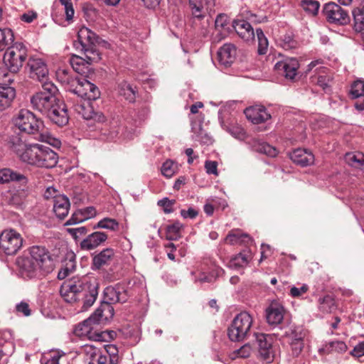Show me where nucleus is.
<instances>
[{"mask_svg":"<svg viewBox=\"0 0 364 364\" xmlns=\"http://www.w3.org/2000/svg\"><path fill=\"white\" fill-rule=\"evenodd\" d=\"M250 237L247 234L242 233L240 230L230 232L225 237V242L230 245L240 242H247L250 240Z\"/></svg>","mask_w":364,"mask_h":364,"instance_id":"36","label":"nucleus"},{"mask_svg":"<svg viewBox=\"0 0 364 364\" xmlns=\"http://www.w3.org/2000/svg\"><path fill=\"white\" fill-rule=\"evenodd\" d=\"M11 181L24 184L27 183V178L23 174L14 171L11 168L0 169V183H6Z\"/></svg>","mask_w":364,"mask_h":364,"instance_id":"28","label":"nucleus"},{"mask_svg":"<svg viewBox=\"0 0 364 364\" xmlns=\"http://www.w3.org/2000/svg\"><path fill=\"white\" fill-rule=\"evenodd\" d=\"M36 18L37 14L33 11L24 13L21 16V20L26 23H31Z\"/></svg>","mask_w":364,"mask_h":364,"instance_id":"63","label":"nucleus"},{"mask_svg":"<svg viewBox=\"0 0 364 364\" xmlns=\"http://www.w3.org/2000/svg\"><path fill=\"white\" fill-rule=\"evenodd\" d=\"M28 67L30 70V77L33 80H38L41 85L48 80V70L46 63L39 58H31L28 62Z\"/></svg>","mask_w":364,"mask_h":364,"instance_id":"15","label":"nucleus"},{"mask_svg":"<svg viewBox=\"0 0 364 364\" xmlns=\"http://www.w3.org/2000/svg\"><path fill=\"white\" fill-rule=\"evenodd\" d=\"M107 240V235L104 232L97 231L87 236L80 242V248L83 250H92Z\"/></svg>","mask_w":364,"mask_h":364,"instance_id":"20","label":"nucleus"},{"mask_svg":"<svg viewBox=\"0 0 364 364\" xmlns=\"http://www.w3.org/2000/svg\"><path fill=\"white\" fill-rule=\"evenodd\" d=\"M198 215V211L192 207H190L187 210L183 209L181 210V215L185 219H194Z\"/></svg>","mask_w":364,"mask_h":364,"instance_id":"59","label":"nucleus"},{"mask_svg":"<svg viewBox=\"0 0 364 364\" xmlns=\"http://www.w3.org/2000/svg\"><path fill=\"white\" fill-rule=\"evenodd\" d=\"M274 67L275 69L283 74L286 78L292 80L296 75L299 64L296 58H291L277 62Z\"/></svg>","mask_w":364,"mask_h":364,"instance_id":"19","label":"nucleus"},{"mask_svg":"<svg viewBox=\"0 0 364 364\" xmlns=\"http://www.w3.org/2000/svg\"><path fill=\"white\" fill-rule=\"evenodd\" d=\"M57 87L52 82H44L42 89L31 97L33 109L48 117L58 126L68 122L66 105L56 97Z\"/></svg>","mask_w":364,"mask_h":364,"instance_id":"2","label":"nucleus"},{"mask_svg":"<svg viewBox=\"0 0 364 364\" xmlns=\"http://www.w3.org/2000/svg\"><path fill=\"white\" fill-rule=\"evenodd\" d=\"M219 63L225 67H229L236 58V48L233 44L223 45L218 52Z\"/></svg>","mask_w":364,"mask_h":364,"instance_id":"23","label":"nucleus"},{"mask_svg":"<svg viewBox=\"0 0 364 364\" xmlns=\"http://www.w3.org/2000/svg\"><path fill=\"white\" fill-rule=\"evenodd\" d=\"M114 257V250L112 248H105L98 254L92 257V269L93 270L100 269L105 266L111 264Z\"/></svg>","mask_w":364,"mask_h":364,"instance_id":"21","label":"nucleus"},{"mask_svg":"<svg viewBox=\"0 0 364 364\" xmlns=\"http://www.w3.org/2000/svg\"><path fill=\"white\" fill-rule=\"evenodd\" d=\"M346 162L356 168H364V154L361 152L347 153L345 155Z\"/></svg>","mask_w":364,"mask_h":364,"instance_id":"31","label":"nucleus"},{"mask_svg":"<svg viewBox=\"0 0 364 364\" xmlns=\"http://www.w3.org/2000/svg\"><path fill=\"white\" fill-rule=\"evenodd\" d=\"M97 35L87 27H82L77 33V41L74 42L76 49L84 53L90 63H97L100 59V53L96 48Z\"/></svg>","mask_w":364,"mask_h":364,"instance_id":"9","label":"nucleus"},{"mask_svg":"<svg viewBox=\"0 0 364 364\" xmlns=\"http://www.w3.org/2000/svg\"><path fill=\"white\" fill-rule=\"evenodd\" d=\"M175 200H169L168 198H164L157 203L158 205L163 208L165 213H171L173 211V205L175 204Z\"/></svg>","mask_w":364,"mask_h":364,"instance_id":"51","label":"nucleus"},{"mask_svg":"<svg viewBox=\"0 0 364 364\" xmlns=\"http://www.w3.org/2000/svg\"><path fill=\"white\" fill-rule=\"evenodd\" d=\"M322 14L326 21L331 24L344 26L350 21L348 11L335 2L325 4Z\"/></svg>","mask_w":364,"mask_h":364,"instance_id":"12","label":"nucleus"},{"mask_svg":"<svg viewBox=\"0 0 364 364\" xmlns=\"http://www.w3.org/2000/svg\"><path fill=\"white\" fill-rule=\"evenodd\" d=\"M352 98H362L364 97V81L357 80L353 82L350 88Z\"/></svg>","mask_w":364,"mask_h":364,"instance_id":"47","label":"nucleus"},{"mask_svg":"<svg viewBox=\"0 0 364 364\" xmlns=\"http://www.w3.org/2000/svg\"><path fill=\"white\" fill-rule=\"evenodd\" d=\"M256 342L258 345L259 356L267 363H270L274 357L273 349V337L269 334L255 333Z\"/></svg>","mask_w":364,"mask_h":364,"instance_id":"14","label":"nucleus"},{"mask_svg":"<svg viewBox=\"0 0 364 364\" xmlns=\"http://www.w3.org/2000/svg\"><path fill=\"white\" fill-rule=\"evenodd\" d=\"M83 352L88 362L94 359V358H95L102 353L100 349L91 345H85L83 346Z\"/></svg>","mask_w":364,"mask_h":364,"instance_id":"48","label":"nucleus"},{"mask_svg":"<svg viewBox=\"0 0 364 364\" xmlns=\"http://www.w3.org/2000/svg\"><path fill=\"white\" fill-rule=\"evenodd\" d=\"M215 28L224 29L228 26V16L225 14H219L215 21Z\"/></svg>","mask_w":364,"mask_h":364,"instance_id":"55","label":"nucleus"},{"mask_svg":"<svg viewBox=\"0 0 364 364\" xmlns=\"http://www.w3.org/2000/svg\"><path fill=\"white\" fill-rule=\"evenodd\" d=\"M80 211L83 215V218H86V220L96 215V210L92 206L87 207L84 209L80 210Z\"/></svg>","mask_w":364,"mask_h":364,"instance_id":"62","label":"nucleus"},{"mask_svg":"<svg viewBox=\"0 0 364 364\" xmlns=\"http://www.w3.org/2000/svg\"><path fill=\"white\" fill-rule=\"evenodd\" d=\"M246 117L253 124H260L270 119L271 115L262 105H254L245 109Z\"/></svg>","mask_w":364,"mask_h":364,"instance_id":"17","label":"nucleus"},{"mask_svg":"<svg viewBox=\"0 0 364 364\" xmlns=\"http://www.w3.org/2000/svg\"><path fill=\"white\" fill-rule=\"evenodd\" d=\"M256 34L258 41V53L259 55H264L267 51L268 40L261 28L256 29Z\"/></svg>","mask_w":364,"mask_h":364,"instance_id":"43","label":"nucleus"},{"mask_svg":"<svg viewBox=\"0 0 364 364\" xmlns=\"http://www.w3.org/2000/svg\"><path fill=\"white\" fill-rule=\"evenodd\" d=\"M18 274L24 279L41 278L53 270V260L48 250L42 246H33L29 256L16 260Z\"/></svg>","mask_w":364,"mask_h":364,"instance_id":"4","label":"nucleus"},{"mask_svg":"<svg viewBox=\"0 0 364 364\" xmlns=\"http://www.w3.org/2000/svg\"><path fill=\"white\" fill-rule=\"evenodd\" d=\"M251 259L248 252H240L232 257L228 262V267L231 269H237L246 266Z\"/></svg>","mask_w":364,"mask_h":364,"instance_id":"30","label":"nucleus"},{"mask_svg":"<svg viewBox=\"0 0 364 364\" xmlns=\"http://www.w3.org/2000/svg\"><path fill=\"white\" fill-rule=\"evenodd\" d=\"M94 228H102L110 230H117L119 228V223L113 218H105L100 220Z\"/></svg>","mask_w":364,"mask_h":364,"instance_id":"42","label":"nucleus"},{"mask_svg":"<svg viewBox=\"0 0 364 364\" xmlns=\"http://www.w3.org/2000/svg\"><path fill=\"white\" fill-rule=\"evenodd\" d=\"M285 313L284 306L277 302H272L265 310V316L267 321L270 326H278L283 319Z\"/></svg>","mask_w":364,"mask_h":364,"instance_id":"16","label":"nucleus"},{"mask_svg":"<svg viewBox=\"0 0 364 364\" xmlns=\"http://www.w3.org/2000/svg\"><path fill=\"white\" fill-rule=\"evenodd\" d=\"M252 353V348L250 343H245L240 348L233 350L230 357L232 360L237 358H247L250 356Z\"/></svg>","mask_w":364,"mask_h":364,"instance_id":"39","label":"nucleus"},{"mask_svg":"<svg viewBox=\"0 0 364 364\" xmlns=\"http://www.w3.org/2000/svg\"><path fill=\"white\" fill-rule=\"evenodd\" d=\"M85 58L79 57L77 55H73L70 58V64L73 67V70L79 73H85V70L87 68L85 66V64H90L87 61V58L85 56Z\"/></svg>","mask_w":364,"mask_h":364,"instance_id":"38","label":"nucleus"},{"mask_svg":"<svg viewBox=\"0 0 364 364\" xmlns=\"http://www.w3.org/2000/svg\"><path fill=\"white\" fill-rule=\"evenodd\" d=\"M70 207V200L65 196L54 197L53 211L55 215L60 219H64L68 214Z\"/></svg>","mask_w":364,"mask_h":364,"instance_id":"25","label":"nucleus"},{"mask_svg":"<svg viewBox=\"0 0 364 364\" xmlns=\"http://www.w3.org/2000/svg\"><path fill=\"white\" fill-rule=\"evenodd\" d=\"M31 144H27L19 134H14L7 139L8 147L15 152L23 161V155L28 151Z\"/></svg>","mask_w":364,"mask_h":364,"instance_id":"18","label":"nucleus"},{"mask_svg":"<svg viewBox=\"0 0 364 364\" xmlns=\"http://www.w3.org/2000/svg\"><path fill=\"white\" fill-rule=\"evenodd\" d=\"M99 284L95 278L75 277L65 281L60 287V294L65 301H82L85 311L92 306L98 296Z\"/></svg>","mask_w":364,"mask_h":364,"instance_id":"3","label":"nucleus"},{"mask_svg":"<svg viewBox=\"0 0 364 364\" xmlns=\"http://www.w3.org/2000/svg\"><path fill=\"white\" fill-rule=\"evenodd\" d=\"M86 220V218H83V215L80 210L75 212L69 220L66 221L65 225H73Z\"/></svg>","mask_w":364,"mask_h":364,"instance_id":"53","label":"nucleus"},{"mask_svg":"<svg viewBox=\"0 0 364 364\" xmlns=\"http://www.w3.org/2000/svg\"><path fill=\"white\" fill-rule=\"evenodd\" d=\"M104 295L105 304L76 326L75 333L78 336L87 337L94 341L103 340L102 333L97 332L96 328L100 323L108 319V316L112 317L114 315V309L110 304L124 303L129 297L134 296V292L128 287L125 288L124 286L118 284L114 287H106Z\"/></svg>","mask_w":364,"mask_h":364,"instance_id":"1","label":"nucleus"},{"mask_svg":"<svg viewBox=\"0 0 364 364\" xmlns=\"http://www.w3.org/2000/svg\"><path fill=\"white\" fill-rule=\"evenodd\" d=\"M107 360H108L107 355H104L102 353L100 355H99L95 358H94V359H92V360H90L88 364H107Z\"/></svg>","mask_w":364,"mask_h":364,"instance_id":"64","label":"nucleus"},{"mask_svg":"<svg viewBox=\"0 0 364 364\" xmlns=\"http://www.w3.org/2000/svg\"><path fill=\"white\" fill-rule=\"evenodd\" d=\"M308 287L306 284L303 285L300 288L293 287L291 288L290 294L293 297H299L301 296L303 294L306 293Z\"/></svg>","mask_w":364,"mask_h":364,"instance_id":"60","label":"nucleus"},{"mask_svg":"<svg viewBox=\"0 0 364 364\" xmlns=\"http://www.w3.org/2000/svg\"><path fill=\"white\" fill-rule=\"evenodd\" d=\"M291 352L294 356L300 355L304 347V341H289Z\"/></svg>","mask_w":364,"mask_h":364,"instance_id":"54","label":"nucleus"},{"mask_svg":"<svg viewBox=\"0 0 364 364\" xmlns=\"http://www.w3.org/2000/svg\"><path fill=\"white\" fill-rule=\"evenodd\" d=\"M291 160L301 166H307L314 164V156L306 149H296L290 154Z\"/></svg>","mask_w":364,"mask_h":364,"instance_id":"24","label":"nucleus"},{"mask_svg":"<svg viewBox=\"0 0 364 364\" xmlns=\"http://www.w3.org/2000/svg\"><path fill=\"white\" fill-rule=\"evenodd\" d=\"M13 122L23 132L28 134H38L37 139L41 141L48 143L55 147H60L61 144L60 140L51 135L40 133L41 129L43 127V122L29 110H20L13 119Z\"/></svg>","mask_w":364,"mask_h":364,"instance_id":"7","label":"nucleus"},{"mask_svg":"<svg viewBox=\"0 0 364 364\" xmlns=\"http://www.w3.org/2000/svg\"><path fill=\"white\" fill-rule=\"evenodd\" d=\"M177 170V165L171 160L166 161L161 166V173L166 178L172 177Z\"/></svg>","mask_w":364,"mask_h":364,"instance_id":"45","label":"nucleus"},{"mask_svg":"<svg viewBox=\"0 0 364 364\" xmlns=\"http://www.w3.org/2000/svg\"><path fill=\"white\" fill-rule=\"evenodd\" d=\"M16 97V90L10 86H0V112L9 108Z\"/></svg>","mask_w":364,"mask_h":364,"instance_id":"27","label":"nucleus"},{"mask_svg":"<svg viewBox=\"0 0 364 364\" xmlns=\"http://www.w3.org/2000/svg\"><path fill=\"white\" fill-rule=\"evenodd\" d=\"M58 161L56 152L48 146L38 144H31L28 151L23 155V162L41 168H53Z\"/></svg>","mask_w":364,"mask_h":364,"instance_id":"8","label":"nucleus"},{"mask_svg":"<svg viewBox=\"0 0 364 364\" xmlns=\"http://www.w3.org/2000/svg\"><path fill=\"white\" fill-rule=\"evenodd\" d=\"M91 101L90 100H77V103L74 105L75 112L85 119H93L97 122L102 123L100 127V139L102 140L114 141L119 137L122 129L118 120L112 119L109 122L104 123V114L102 112L95 111Z\"/></svg>","mask_w":364,"mask_h":364,"instance_id":"5","label":"nucleus"},{"mask_svg":"<svg viewBox=\"0 0 364 364\" xmlns=\"http://www.w3.org/2000/svg\"><path fill=\"white\" fill-rule=\"evenodd\" d=\"M350 355L358 358L364 356V341L359 342L350 352Z\"/></svg>","mask_w":364,"mask_h":364,"instance_id":"57","label":"nucleus"},{"mask_svg":"<svg viewBox=\"0 0 364 364\" xmlns=\"http://www.w3.org/2000/svg\"><path fill=\"white\" fill-rule=\"evenodd\" d=\"M232 27L237 35L245 41L249 42L255 38L254 29L249 22L243 19L235 20Z\"/></svg>","mask_w":364,"mask_h":364,"instance_id":"22","label":"nucleus"},{"mask_svg":"<svg viewBox=\"0 0 364 364\" xmlns=\"http://www.w3.org/2000/svg\"><path fill=\"white\" fill-rule=\"evenodd\" d=\"M300 6L309 14L316 16L319 10L320 4L316 0H301Z\"/></svg>","mask_w":364,"mask_h":364,"instance_id":"41","label":"nucleus"},{"mask_svg":"<svg viewBox=\"0 0 364 364\" xmlns=\"http://www.w3.org/2000/svg\"><path fill=\"white\" fill-rule=\"evenodd\" d=\"M205 168L208 174L218 175V163L215 161H206L205 162Z\"/></svg>","mask_w":364,"mask_h":364,"instance_id":"56","label":"nucleus"},{"mask_svg":"<svg viewBox=\"0 0 364 364\" xmlns=\"http://www.w3.org/2000/svg\"><path fill=\"white\" fill-rule=\"evenodd\" d=\"M318 303L319 309L324 313H331L336 309L335 301L329 295L319 298Z\"/></svg>","mask_w":364,"mask_h":364,"instance_id":"40","label":"nucleus"},{"mask_svg":"<svg viewBox=\"0 0 364 364\" xmlns=\"http://www.w3.org/2000/svg\"><path fill=\"white\" fill-rule=\"evenodd\" d=\"M252 149L259 153L264 154L269 156L274 157L277 154V149L259 139L252 138L248 141Z\"/></svg>","mask_w":364,"mask_h":364,"instance_id":"26","label":"nucleus"},{"mask_svg":"<svg viewBox=\"0 0 364 364\" xmlns=\"http://www.w3.org/2000/svg\"><path fill=\"white\" fill-rule=\"evenodd\" d=\"M252 324L251 316L244 311L237 314L228 328V336L231 341L240 342L245 339L250 333Z\"/></svg>","mask_w":364,"mask_h":364,"instance_id":"10","label":"nucleus"},{"mask_svg":"<svg viewBox=\"0 0 364 364\" xmlns=\"http://www.w3.org/2000/svg\"><path fill=\"white\" fill-rule=\"evenodd\" d=\"M192 14L194 17L201 18L208 13H210L201 1L196 2L194 0H189Z\"/></svg>","mask_w":364,"mask_h":364,"instance_id":"37","label":"nucleus"},{"mask_svg":"<svg viewBox=\"0 0 364 364\" xmlns=\"http://www.w3.org/2000/svg\"><path fill=\"white\" fill-rule=\"evenodd\" d=\"M286 335L289 341H304L307 331L302 326H291Z\"/></svg>","mask_w":364,"mask_h":364,"instance_id":"35","label":"nucleus"},{"mask_svg":"<svg viewBox=\"0 0 364 364\" xmlns=\"http://www.w3.org/2000/svg\"><path fill=\"white\" fill-rule=\"evenodd\" d=\"M136 87L127 82H122L119 85V94L123 96L129 102H134L136 99Z\"/></svg>","mask_w":364,"mask_h":364,"instance_id":"32","label":"nucleus"},{"mask_svg":"<svg viewBox=\"0 0 364 364\" xmlns=\"http://www.w3.org/2000/svg\"><path fill=\"white\" fill-rule=\"evenodd\" d=\"M46 364H68L67 358L65 354H60L59 353H55L51 355Z\"/></svg>","mask_w":364,"mask_h":364,"instance_id":"52","label":"nucleus"},{"mask_svg":"<svg viewBox=\"0 0 364 364\" xmlns=\"http://www.w3.org/2000/svg\"><path fill=\"white\" fill-rule=\"evenodd\" d=\"M14 36L10 28H0V51L8 48L14 42Z\"/></svg>","mask_w":364,"mask_h":364,"instance_id":"33","label":"nucleus"},{"mask_svg":"<svg viewBox=\"0 0 364 364\" xmlns=\"http://www.w3.org/2000/svg\"><path fill=\"white\" fill-rule=\"evenodd\" d=\"M109 357V364H117L118 363V349L115 346L109 345L105 348V354Z\"/></svg>","mask_w":364,"mask_h":364,"instance_id":"50","label":"nucleus"},{"mask_svg":"<svg viewBox=\"0 0 364 364\" xmlns=\"http://www.w3.org/2000/svg\"><path fill=\"white\" fill-rule=\"evenodd\" d=\"M326 348L329 352H336L339 353H345L348 349L346 344L341 341H331L326 345Z\"/></svg>","mask_w":364,"mask_h":364,"instance_id":"46","label":"nucleus"},{"mask_svg":"<svg viewBox=\"0 0 364 364\" xmlns=\"http://www.w3.org/2000/svg\"><path fill=\"white\" fill-rule=\"evenodd\" d=\"M68 232L72 235L75 238H77L78 235H85L87 232L86 227H80L76 228H68Z\"/></svg>","mask_w":364,"mask_h":364,"instance_id":"61","label":"nucleus"},{"mask_svg":"<svg viewBox=\"0 0 364 364\" xmlns=\"http://www.w3.org/2000/svg\"><path fill=\"white\" fill-rule=\"evenodd\" d=\"M16 310L18 313H21L25 316H28L31 315L29 306L26 302L24 301H21L19 304H17L16 306Z\"/></svg>","mask_w":364,"mask_h":364,"instance_id":"58","label":"nucleus"},{"mask_svg":"<svg viewBox=\"0 0 364 364\" xmlns=\"http://www.w3.org/2000/svg\"><path fill=\"white\" fill-rule=\"evenodd\" d=\"M280 45L284 50H288L296 48L298 46V43L291 35L286 34L281 39Z\"/></svg>","mask_w":364,"mask_h":364,"instance_id":"49","label":"nucleus"},{"mask_svg":"<svg viewBox=\"0 0 364 364\" xmlns=\"http://www.w3.org/2000/svg\"><path fill=\"white\" fill-rule=\"evenodd\" d=\"M354 29L357 32L364 31V1L352 11Z\"/></svg>","mask_w":364,"mask_h":364,"instance_id":"29","label":"nucleus"},{"mask_svg":"<svg viewBox=\"0 0 364 364\" xmlns=\"http://www.w3.org/2000/svg\"><path fill=\"white\" fill-rule=\"evenodd\" d=\"M57 77L68 95H73L77 100H96L100 96L98 87L85 77H72L65 70L58 71Z\"/></svg>","mask_w":364,"mask_h":364,"instance_id":"6","label":"nucleus"},{"mask_svg":"<svg viewBox=\"0 0 364 364\" xmlns=\"http://www.w3.org/2000/svg\"><path fill=\"white\" fill-rule=\"evenodd\" d=\"M27 58V48L23 43L11 44L4 55V63L11 73H17Z\"/></svg>","mask_w":364,"mask_h":364,"instance_id":"11","label":"nucleus"},{"mask_svg":"<svg viewBox=\"0 0 364 364\" xmlns=\"http://www.w3.org/2000/svg\"><path fill=\"white\" fill-rule=\"evenodd\" d=\"M183 228V225L176 221L171 225H169L166 228V237L168 240H177L181 237V230Z\"/></svg>","mask_w":364,"mask_h":364,"instance_id":"34","label":"nucleus"},{"mask_svg":"<svg viewBox=\"0 0 364 364\" xmlns=\"http://www.w3.org/2000/svg\"><path fill=\"white\" fill-rule=\"evenodd\" d=\"M22 245L21 234L14 229L5 230L0 235V248L6 255H15Z\"/></svg>","mask_w":364,"mask_h":364,"instance_id":"13","label":"nucleus"},{"mask_svg":"<svg viewBox=\"0 0 364 364\" xmlns=\"http://www.w3.org/2000/svg\"><path fill=\"white\" fill-rule=\"evenodd\" d=\"M225 129L235 139L244 140L246 138V132L243 128L238 124H230L227 126Z\"/></svg>","mask_w":364,"mask_h":364,"instance_id":"44","label":"nucleus"}]
</instances>
